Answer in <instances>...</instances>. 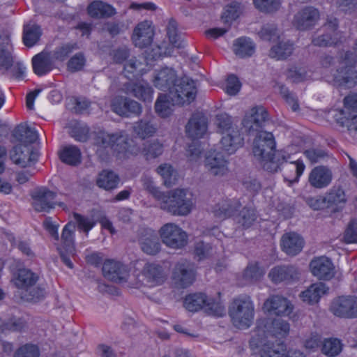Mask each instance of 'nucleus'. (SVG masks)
<instances>
[{"label":"nucleus","instance_id":"obj_38","mask_svg":"<svg viewBox=\"0 0 357 357\" xmlns=\"http://www.w3.org/2000/svg\"><path fill=\"white\" fill-rule=\"evenodd\" d=\"M80 150L75 146H65L60 152V159L67 165L76 166L81 162Z\"/></svg>","mask_w":357,"mask_h":357},{"label":"nucleus","instance_id":"obj_57","mask_svg":"<svg viewBox=\"0 0 357 357\" xmlns=\"http://www.w3.org/2000/svg\"><path fill=\"white\" fill-rule=\"evenodd\" d=\"M157 172L163 179L166 186H171L174 183V172L172 167L169 164H162L157 168Z\"/></svg>","mask_w":357,"mask_h":357},{"label":"nucleus","instance_id":"obj_21","mask_svg":"<svg viewBox=\"0 0 357 357\" xmlns=\"http://www.w3.org/2000/svg\"><path fill=\"white\" fill-rule=\"evenodd\" d=\"M268 119V114L263 107H254L243 121L244 128L248 131H258L264 126Z\"/></svg>","mask_w":357,"mask_h":357},{"label":"nucleus","instance_id":"obj_4","mask_svg":"<svg viewBox=\"0 0 357 357\" xmlns=\"http://www.w3.org/2000/svg\"><path fill=\"white\" fill-rule=\"evenodd\" d=\"M229 315L236 328H250L255 318V305L251 298L248 296H240L234 298L229 307Z\"/></svg>","mask_w":357,"mask_h":357},{"label":"nucleus","instance_id":"obj_30","mask_svg":"<svg viewBox=\"0 0 357 357\" xmlns=\"http://www.w3.org/2000/svg\"><path fill=\"white\" fill-rule=\"evenodd\" d=\"M268 277L275 283L289 282L298 279V271L292 266H278L271 270Z\"/></svg>","mask_w":357,"mask_h":357},{"label":"nucleus","instance_id":"obj_10","mask_svg":"<svg viewBox=\"0 0 357 357\" xmlns=\"http://www.w3.org/2000/svg\"><path fill=\"white\" fill-rule=\"evenodd\" d=\"M204 167L209 175L218 178L226 176L229 171V160L222 153L216 151L207 153Z\"/></svg>","mask_w":357,"mask_h":357},{"label":"nucleus","instance_id":"obj_39","mask_svg":"<svg viewBox=\"0 0 357 357\" xmlns=\"http://www.w3.org/2000/svg\"><path fill=\"white\" fill-rule=\"evenodd\" d=\"M75 231V224L69 222L65 225L61 234V242L63 248L69 254H73L74 249V238Z\"/></svg>","mask_w":357,"mask_h":357},{"label":"nucleus","instance_id":"obj_58","mask_svg":"<svg viewBox=\"0 0 357 357\" xmlns=\"http://www.w3.org/2000/svg\"><path fill=\"white\" fill-rule=\"evenodd\" d=\"M241 10V4L237 2L231 3L225 7L222 18L225 22L235 20L238 17Z\"/></svg>","mask_w":357,"mask_h":357},{"label":"nucleus","instance_id":"obj_43","mask_svg":"<svg viewBox=\"0 0 357 357\" xmlns=\"http://www.w3.org/2000/svg\"><path fill=\"white\" fill-rule=\"evenodd\" d=\"M119 182V176L114 172L107 170L100 172L96 181L97 185L105 190L116 188Z\"/></svg>","mask_w":357,"mask_h":357},{"label":"nucleus","instance_id":"obj_50","mask_svg":"<svg viewBox=\"0 0 357 357\" xmlns=\"http://www.w3.org/2000/svg\"><path fill=\"white\" fill-rule=\"evenodd\" d=\"M163 152V146L158 140L148 142L144 144L142 153L146 160L158 158Z\"/></svg>","mask_w":357,"mask_h":357},{"label":"nucleus","instance_id":"obj_41","mask_svg":"<svg viewBox=\"0 0 357 357\" xmlns=\"http://www.w3.org/2000/svg\"><path fill=\"white\" fill-rule=\"evenodd\" d=\"M255 45L250 38H240L235 40L234 51L239 57L250 56L255 52Z\"/></svg>","mask_w":357,"mask_h":357},{"label":"nucleus","instance_id":"obj_51","mask_svg":"<svg viewBox=\"0 0 357 357\" xmlns=\"http://www.w3.org/2000/svg\"><path fill=\"white\" fill-rule=\"evenodd\" d=\"M26 326V321L20 317H12L6 321L0 319V332L20 331Z\"/></svg>","mask_w":357,"mask_h":357},{"label":"nucleus","instance_id":"obj_25","mask_svg":"<svg viewBox=\"0 0 357 357\" xmlns=\"http://www.w3.org/2000/svg\"><path fill=\"white\" fill-rule=\"evenodd\" d=\"M304 244L303 238L296 232L286 233L281 238L282 251L291 256H295L301 252Z\"/></svg>","mask_w":357,"mask_h":357},{"label":"nucleus","instance_id":"obj_44","mask_svg":"<svg viewBox=\"0 0 357 357\" xmlns=\"http://www.w3.org/2000/svg\"><path fill=\"white\" fill-rule=\"evenodd\" d=\"M41 36L40 26L36 24H28L24 26L23 32V43L28 47H31L39 40Z\"/></svg>","mask_w":357,"mask_h":357},{"label":"nucleus","instance_id":"obj_18","mask_svg":"<svg viewBox=\"0 0 357 357\" xmlns=\"http://www.w3.org/2000/svg\"><path fill=\"white\" fill-rule=\"evenodd\" d=\"M207 130L208 119L201 113L192 114L185 126L187 135L194 139L203 137Z\"/></svg>","mask_w":357,"mask_h":357},{"label":"nucleus","instance_id":"obj_32","mask_svg":"<svg viewBox=\"0 0 357 357\" xmlns=\"http://www.w3.org/2000/svg\"><path fill=\"white\" fill-rule=\"evenodd\" d=\"M12 45L8 33L0 35V69L8 70L13 63Z\"/></svg>","mask_w":357,"mask_h":357},{"label":"nucleus","instance_id":"obj_16","mask_svg":"<svg viewBox=\"0 0 357 357\" xmlns=\"http://www.w3.org/2000/svg\"><path fill=\"white\" fill-rule=\"evenodd\" d=\"M102 270L106 278L117 283L126 282L130 273L126 265L112 259L105 261Z\"/></svg>","mask_w":357,"mask_h":357},{"label":"nucleus","instance_id":"obj_22","mask_svg":"<svg viewBox=\"0 0 357 357\" xmlns=\"http://www.w3.org/2000/svg\"><path fill=\"white\" fill-rule=\"evenodd\" d=\"M244 138L240 129L234 128L230 132L222 135L220 140L221 148L228 154L234 153L238 149L243 146Z\"/></svg>","mask_w":357,"mask_h":357},{"label":"nucleus","instance_id":"obj_52","mask_svg":"<svg viewBox=\"0 0 357 357\" xmlns=\"http://www.w3.org/2000/svg\"><path fill=\"white\" fill-rule=\"evenodd\" d=\"M257 215L253 208L244 207L236 217V220L245 228L250 227L255 221Z\"/></svg>","mask_w":357,"mask_h":357},{"label":"nucleus","instance_id":"obj_46","mask_svg":"<svg viewBox=\"0 0 357 357\" xmlns=\"http://www.w3.org/2000/svg\"><path fill=\"white\" fill-rule=\"evenodd\" d=\"M78 46L75 43H67L56 47L52 52H50L54 61H63L69 54L77 50Z\"/></svg>","mask_w":357,"mask_h":357},{"label":"nucleus","instance_id":"obj_1","mask_svg":"<svg viewBox=\"0 0 357 357\" xmlns=\"http://www.w3.org/2000/svg\"><path fill=\"white\" fill-rule=\"evenodd\" d=\"M289 324L284 320L260 319L253 331L250 347L255 354H259L261 357H280L283 345L278 344L275 347L268 338L270 336L284 337L289 334Z\"/></svg>","mask_w":357,"mask_h":357},{"label":"nucleus","instance_id":"obj_23","mask_svg":"<svg viewBox=\"0 0 357 357\" xmlns=\"http://www.w3.org/2000/svg\"><path fill=\"white\" fill-rule=\"evenodd\" d=\"M332 179L331 170L325 166H317L313 168L308 176L310 185L317 189L326 188L330 185Z\"/></svg>","mask_w":357,"mask_h":357},{"label":"nucleus","instance_id":"obj_49","mask_svg":"<svg viewBox=\"0 0 357 357\" xmlns=\"http://www.w3.org/2000/svg\"><path fill=\"white\" fill-rule=\"evenodd\" d=\"M215 124L218 132L221 135L230 132V130L238 128L231 116L227 114H220L216 116Z\"/></svg>","mask_w":357,"mask_h":357},{"label":"nucleus","instance_id":"obj_24","mask_svg":"<svg viewBox=\"0 0 357 357\" xmlns=\"http://www.w3.org/2000/svg\"><path fill=\"white\" fill-rule=\"evenodd\" d=\"M333 80L339 86L351 88L357 84V73L354 70L351 66L347 65L345 61H342L340 68L337 69L333 75Z\"/></svg>","mask_w":357,"mask_h":357},{"label":"nucleus","instance_id":"obj_62","mask_svg":"<svg viewBox=\"0 0 357 357\" xmlns=\"http://www.w3.org/2000/svg\"><path fill=\"white\" fill-rule=\"evenodd\" d=\"M205 310L208 314L215 317H222L225 314V307L220 302H215L213 298H208Z\"/></svg>","mask_w":357,"mask_h":357},{"label":"nucleus","instance_id":"obj_40","mask_svg":"<svg viewBox=\"0 0 357 357\" xmlns=\"http://www.w3.org/2000/svg\"><path fill=\"white\" fill-rule=\"evenodd\" d=\"M174 103L168 94H161L157 98L155 104L156 113L161 117H168L173 112Z\"/></svg>","mask_w":357,"mask_h":357},{"label":"nucleus","instance_id":"obj_47","mask_svg":"<svg viewBox=\"0 0 357 357\" xmlns=\"http://www.w3.org/2000/svg\"><path fill=\"white\" fill-rule=\"evenodd\" d=\"M122 135L118 134H110L105 131L98 132L96 137V143L97 145L107 148L114 146L116 143L123 142Z\"/></svg>","mask_w":357,"mask_h":357},{"label":"nucleus","instance_id":"obj_42","mask_svg":"<svg viewBox=\"0 0 357 357\" xmlns=\"http://www.w3.org/2000/svg\"><path fill=\"white\" fill-rule=\"evenodd\" d=\"M157 127L151 121L142 119L133 126L134 132L140 138L145 139L153 136L156 132Z\"/></svg>","mask_w":357,"mask_h":357},{"label":"nucleus","instance_id":"obj_63","mask_svg":"<svg viewBox=\"0 0 357 357\" xmlns=\"http://www.w3.org/2000/svg\"><path fill=\"white\" fill-rule=\"evenodd\" d=\"M343 240L346 243H357V221L351 220L343 236Z\"/></svg>","mask_w":357,"mask_h":357},{"label":"nucleus","instance_id":"obj_61","mask_svg":"<svg viewBox=\"0 0 357 357\" xmlns=\"http://www.w3.org/2000/svg\"><path fill=\"white\" fill-rule=\"evenodd\" d=\"M264 274L263 271L257 264H249L245 269L243 276L248 282L256 281Z\"/></svg>","mask_w":357,"mask_h":357},{"label":"nucleus","instance_id":"obj_9","mask_svg":"<svg viewBox=\"0 0 357 357\" xmlns=\"http://www.w3.org/2000/svg\"><path fill=\"white\" fill-rule=\"evenodd\" d=\"M331 312L336 317L347 319L357 317V297L342 296L334 298L331 304Z\"/></svg>","mask_w":357,"mask_h":357},{"label":"nucleus","instance_id":"obj_60","mask_svg":"<svg viewBox=\"0 0 357 357\" xmlns=\"http://www.w3.org/2000/svg\"><path fill=\"white\" fill-rule=\"evenodd\" d=\"M86 64V58L83 53L79 52L73 56L67 63V67L70 72L81 70Z\"/></svg>","mask_w":357,"mask_h":357},{"label":"nucleus","instance_id":"obj_45","mask_svg":"<svg viewBox=\"0 0 357 357\" xmlns=\"http://www.w3.org/2000/svg\"><path fill=\"white\" fill-rule=\"evenodd\" d=\"M343 344L338 338H326L323 341L321 352L329 357H335L339 355L342 350Z\"/></svg>","mask_w":357,"mask_h":357},{"label":"nucleus","instance_id":"obj_7","mask_svg":"<svg viewBox=\"0 0 357 357\" xmlns=\"http://www.w3.org/2000/svg\"><path fill=\"white\" fill-rule=\"evenodd\" d=\"M159 232L162 243L170 248L180 249L188 243L186 232L174 223L164 225Z\"/></svg>","mask_w":357,"mask_h":357},{"label":"nucleus","instance_id":"obj_11","mask_svg":"<svg viewBox=\"0 0 357 357\" xmlns=\"http://www.w3.org/2000/svg\"><path fill=\"white\" fill-rule=\"evenodd\" d=\"M320 18L319 11L313 6H305L294 16L292 25L299 31H308L314 28Z\"/></svg>","mask_w":357,"mask_h":357},{"label":"nucleus","instance_id":"obj_33","mask_svg":"<svg viewBox=\"0 0 357 357\" xmlns=\"http://www.w3.org/2000/svg\"><path fill=\"white\" fill-rule=\"evenodd\" d=\"M126 92L144 102H151L153 99V89L144 82L128 84L126 86Z\"/></svg>","mask_w":357,"mask_h":357},{"label":"nucleus","instance_id":"obj_29","mask_svg":"<svg viewBox=\"0 0 357 357\" xmlns=\"http://www.w3.org/2000/svg\"><path fill=\"white\" fill-rule=\"evenodd\" d=\"M177 81V75L171 68H164L157 71L153 78V83L156 88L162 91H169Z\"/></svg>","mask_w":357,"mask_h":357},{"label":"nucleus","instance_id":"obj_5","mask_svg":"<svg viewBox=\"0 0 357 357\" xmlns=\"http://www.w3.org/2000/svg\"><path fill=\"white\" fill-rule=\"evenodd\" d=\"M197 93L195 81L185 77L177 79L169 92V97L176 105L189 104L195 99Z\"/></svg>","mask_w":357,"mask_h":357},{"label":"nucleus","instance_id":"obj_19","mask_svg":"<svg viewBox=\"0 0 357 357\" xmlns=\"http://www.w3.org/2000/svg\"><path fill=\"white\" fill-rule=\"evenodd\" d=\"M138 241L142 250L146 255H155L160 250V240L154 230L151 229L142 230Z\"/></svg>","mask_w":357,"mask_h":357},{"label":"nucleus","instance_id":"obj_64","mask_svg":"<svg viewBox=\"0 0 357 357\" xmlns=\"http://www.w3.org/2000/svg\"><path fill=\"white\" fill-rule=\"evenodd\" d=\"M212 246L209 243L198 241L195 245V255L199 260L208 257L212 253Z\"/></svg>","mask_w":357,"mask_h":357},{"label":"nucleus","instance_id":"obj_6","mask_svg":"<svg viewBox=\"0 0 357 357\" xmlns=\"http://www.w3.org/2000/svg\"><path fill=\"white\" fill-rule=\"evenodd\" d=\"M167 278V275L161 265L154 262H147L138 275L137 280L142 285L155 287L162 285Z\"/></svg>","mask_w":357,"mask_h":357},{"label":"nucleus","instance_id":"obj_37","mask_svg":"<svg viewBox=\"0 0 357 357\" xmlns=\"http://www.w3.org/2000/svg\"><path fill=\"white\" fill-rule=\"evenodd\" d=\"M208 297L202 293L189 294L185 298L184 306L190 312H197L202 308L205 309Z\"/></svg>","mask_w":357,"mask_h":357},{"label":"nucleus","instance_id":"obj_28","mask_svg":"<svg viewBox=\"0 0 357 357\" xmlns=\"http://www.w3.org/2000/svg\"><path fill=\"white\" fill-rule=\"evenodd\" d=\"M325 201L328 208L339 211L344 207L347 198L342 188L333 186L325 194Z\"/></svg>","mask_w":357,"mask_h":357},{"label":"nucleus","instance_id":"obj_3","mask_svg":"<svg viewBox=\"0 0 357 357\" xmlns=\"http://www.w3.org/2000/svg\"><path fill=\"white\" fill-rule=\"evenodd\" d=\"M160 208L176 216H186L192 211L194 202L192 193L177 188L165 193L159 202Z\"/></svg>","mask_w":357,"mask_h":357},{"label":"nucleus","instance_id":"obj_8","mask_svg":"<svg viewBox=\"0 0 357 357\" xmlns=\"http://www.w3.org/2000/svg\"><path fill=\"white\" fill-rule=\"evenodd\" d=\"M38 280L37 274L29 269H20L13 276V282L15 286L22 289H31L30 297L28 299L36 301L44 296V291L41 288H32Z\"/></svg>","mask_w":357,"mask_h":357},{"label":"nucleus","instance_id":"obj_36","mask_svg":"<svg viewBox=\"0 0 357 357\" xmlns=\"http://www.w3.org/2000/svg\"><path fill=\"white\" fill-rule=\"evenodd\" d=\"M294 50V45L290 40H281L273 46L269 51V56L277 60L286 59Z\"/></svg>","mask_w":357,"mask_h":357},{"label":"nucleus","instance_id":"obj_15","mask_svg":"<svg viewBox=\"0 0 357 357\" xmlns=\"http://www.w3.org/2000/svg\"><path fill=\"white\" fill-rule=\"evenodd\" d=\"M56 197V194L53 191L45 188H38L32 193V205L38 212H49L58 204L55 200Z\"/></svg>","mask_w":357,"mask_h":357},{"label":"nucleus","instance_id":"obj_31","mask_svg":"<svg viewBox=\"0 0 357 357\" xmlns=\"http://www.w3.org/2000/svg\"><path fill=\"white\" fill-rule=\"evenodd\" d=\"M328 287L323 282L312 284L307 289L303 291L300 297L302 301L310 305L319 303L320 298L327 294Z\"/></svg>","mask_w":357,"mask_h":357},{"label":"nucleus","instance_id":"obj_20","mask_svg":"<svg viewBox=\"0 0 357 357\" xmlns=\"http://www.w3.org/2000/svg\"><path fill=\"white\" fill-rule=\"evenodd\" d=\"M153 35L154 31L151 23L144 21L139 23L135 28L132 40L136 47L144 48L152 43Z\"/></svg>","mask_w":357,"mask_h":357},{"label":"nucleus","instance_id":"obj_12","mask_svg":"<svg viewBox=\"0 0 357 357\" xmlns=\"http://www.w3.org/2000/svg\"><path fill=\"white\" fill-rule=\"evenodd\" d=\"M172 280L176 287L186 288L195 280V270L187 261H178L172 270Z\"/></svg>","mask_w":357,"mask_h":357},{"label":"nucleus","instance_id":"obj_56","mask_svg":"<svg viewBox=\"0 0 357 357\" xmlns=\"http://www.w3.org/2000/svg\"><path fill=\"white\" fill-rule=\"evenodd\" d=\"M143 188L148 191L156 200L160 202L165 192H161L155 185L153 179L148 176H144L141 179Z\"/></svg>","mask_w":357,"mask_h":357},{"label":"nucleus","instance_id":"obj_59","mask_svg":"<svg viewBox=\"0 0 357 357\" xmlns=\"http://www.w3.org/2000/svg\"><path fill=\"white\" fill-rule=\"evenodd\" d=\"M38 347L35 344H26L15 351L14 357H39Z\"/></svg>","mask_w":357,"mask_h":357},{"label":"nucleus","instance_id":"obj_2","mask_svg":"<svg viewBox=\"0 0 357 357\" xmlns=\"http://www.w3.org/2000/svg\"><path fill=\"white\" fill-rule=\"evenodd\" d=\"M275 142L271 132L260 131L256 135L252 146L255 157L262 162L263 168L268 172H275L280 166L291 158L285 150L275 151Z\"/></svg>","mask_w":357,"mask_h":357},{"label":"nucleus","instance_id":"obj_35","mask_svg":"<svg viewBox=\"0 0 357 357\" xmlns=\"http://www.w3.org/2000/svg\"><path fill=\"white\" fill-rule=\"evenodd\" d=\"M88 13L93 17H110L116 14V10L108 3L95 1L88 6Z\"/></svg>","mask_w":357,"mask_h":357},{"label":"nucleus","instance_id":"obj_54","mask_svg":"<svg viewBox=\"0 0 357 357\" xmlns=\"http://www.w3.org/2000/svg\"><path fill=\"white\" fill-rule=\"evenodd\" d=\"M255 7L263 13H271L279 10L280 0H253Z\"/></svg>","mask_w":357,"mask_h":357},{"label":"nucleus","instance_id":"obj_48","mask_svg":"<svg viewBox=\"0 0 357 357\" xmlns=\"http://www.w3.org/2000/svg\"><path fill=\"white\" fill-rule=\"evenodd\" d=\"M337 121L343 127H347L349 134L357 137V115H346L345 111H340Z\"/></svg>","mask_w":357,"mask_h":357},{"label":"nucleus","instance_id":"obj_55","mask_svg":"<svg viewBox=\"0 0 357 357\" xmlns=\"http://www.w3.org/2000/svg\"><path fill=\"white\" fill-rule=\"evenodd\" d=\"M259 36L265 40H275L280 38V30L274 24L264 25L259 33Z\"/></svg>","mask_w":357,"mask_h":357},{"label":"nucleus","instance_id":"obj_17","mask_svg":"<svg viewBox=\"0 0 357 357\" xmlns=\"http://www.w3.org/2000/svg\"><path fill=\"white\" fill-rule=\"evenodd\" d=\"M264 310L277 316H289L293 312L294 306L286 298L273 296L266 299L264 303Z\"/></svg>","mask_w":357,"mask_h":357},{"label":"nucleus","instance_id":"obj_27","mask_svg":"<svg viewBox=\"0 0 357 357\" xmlns=\"http://www.w3.org/2000/svg\"><path fill=\"white\" fill-rule=\"evenodd\" d=\"M33 70L38 76L47 74L54 68V60L51 53L43 51L32 58Z\"/></svg>","mask_w":357,"mask_h":357},{"label":"nucleus","instance_id":"obj_14","mask_svg":"<svg viewBox=\"0 0 357 357\" xmlns=\"http://www.w3.org/2000/svg\"><path fill=\"white\" fill-rule=\"evenodd\" d=\"M312 274L319 280L328 281L335 275V266L327 257H315L310 264Z\"/></svg>","mask_w":357,"mask_h":357},{"label":"nucleus","instance_id":"obj_34","mask_svg":"<svg viewBox=\"0 0 357 357\" xmlns=\"http://www.w3.org/2000/svg\"><path fill=\"white\" fill-rule=\"evenodd\" d=\"M14 137L20 142V144H27L31 146V144L36 142L38 138L37 131L26 124H20L17 126L13 132Z\"/></svg>","mask_w":357,"mask_h":357},{"label":"nucleus","instance_id":"obj_13","mask_svg":"<svg viewBox=\"0 0 357 357\" xmlns=\"http://www.w3.org/2000/svg\"><path fill=\"white\" fill-rule=\"evenodd\" d=\"M10 160L20 167H26L34 164L38 160V153L31 146L17 144L9 153Z\"/></svg>","mask_w":357,"mask_h":357},{"label":"nucleus","instance_id":"obj_26","mask_svg":"<svg viewBox=\"0 0 357 357\" xmlns=\"http://www.w3.org/2000/svg\"><path fill=\"white\" fill-rule=\"evenodd\" d=\"M241 206V204L238 199H226L217 203L212 212L217 218L225 220L233 216Z\"/></svg>","mask_w":357,"mask_h":357},{"label":"nucleus","instance_id":"obj_53","mask_svg":"<svg viewBox=\"0 0 357 357\" xmlns=\"http://www.w3.org/2000/svg\"><path fill=\"white\" fill-rule=\"evenodd\" d=\"M143 58L132 57L128 59L124 65V71L128 74H142L145 70V64L142 61Z\"/></svg>","mask_w":357,"mask_h":357}]
</instances>
